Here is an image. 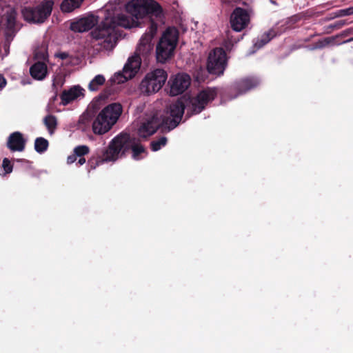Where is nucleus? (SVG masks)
Returning a JSON list of instances; mask_svg holds the SVG:
<instances>
[{"instance_id":"obj_1","label":"nucleus","mask_w":353,"mask_h":353,"mask_svg":"<svg viewBox=\"0 0 353 353\" xmlns=\"http://www.w3.org/2000/svg\"><path fill=\"white\" fill-rule=\"evenodd\" d=\"M117 26L131 28L137 26V22L128 17L120 14L117 17H106L103 21L91 32L90 36L94 46L100 50H112L117 43Z\"/></svg>"},{"instance_id":"obj_2","label":"nucleus","mask_w":353,"mask_h":353,"mask_svg":"<svg viewBox=\"0 0 353 353\" xmlns=\"http://www.w3.org/2000/svg\"><path fill=\"white\" fill-rule=\"evenodd\" d=\"M184 105L176 101L171 103L163 112H159L148 117L138 129V134L142 138H147L153 134L161 127L169 130L176 128L180 123L184 113Z\"/></svg>"},{"instance_id":"obj_3","label":"nucleus","mask_w":353,"mask_h":353,"mask_svg":"<svg viewBox=\"0 0 353 353\" xmlns=\"http://www.w3.org/2000/svg\"><path fill=\"white\" fill-rule=\"evenodd\" d=\"M123 112L120 103H113L103 108L94 117L92 123V132L103 135L117 123Z\"/></svg>"},{"instance_id":"obj_4","label":"nucleus","mask_w":353,"mask_h":353,"mask_svg":"<svg viewBox=\"0 0 353 353\" xmlns=\"http://www.w3.org/2000/svg\"><path fill=\"white\" fill-rule=\"evenodd\" d=\"M179 39V32L175 28H168L163 33L156 48L157 59L165 63L174 54Z\"/></svg>"},{"instance_id":"obj_5","label":"nucleus","mask_w":353,"mask_h":353,"mask_svg":"<svg viewBox=\"0 0 353 353\" xmlns=\"http://www.w3.org/2000/svg\"><path fill=\"white\" fill-rule=\"evenodd\" d=\"M53 5L52 0H43L37 6L22 8L21 15L29 23H41L50 15Z\"/></svg>"},{"instance_id":"obj_6","label":"nucleus","mask_w":353,"mask_h":353,"mask_svg":"<svg viewBox=\"0 0 353 353\" xmlns=\"http://www.w3.org/2000/svg\"><path fill=\"white\" fill-rule=\"evenodd\" d=\"M168 79L166 71L155 69L148 72L140 83L139 90L147 95L158 92L163 86Z\"/></svg>"},{"instance_id":"obj_7","label":"nucleus","mask_w":353,"mask_h":353,"mask_svg":"<svg viewBox=\"0 0 353 353\" xmlns=\"http://www.w3.org/2000/svg\"><path fill=\"white\" fill-rule=\"evenodd\" d=\"M131 146L130 136L121 133L113 138L102 156L103 161H115L121 158Z\"/></svg>"},{"instance_id":"obj_8","label":"nucleus","mask_w":353,"mask_h":353,"mask_svg":"<svg viewBox=\"0 0 353 353\" xmlns=\"http://www.w3.org/2000/svg\"><path fill=\"white\" fill-rule=\"evenodd\" d=\"M126 10L137 19L142 18L146 14L161 17L162 12L159 4L153 0H132L126 5Z\"/></svg>"},{"instance_id":"obj_9","label":"nucleus","mask_w":353,"mask_h":353,"mask_svg":"<svg viewBox=\"0 0 353 353\" xmlns=\"http://www.w3.org/2000/svg\"><path fill=\"white\" fill-rule=\"evenodd\" d=\"M227 59L225 51L222 48H215L209 54L207 68L210 73L221 75L225 69Z\"/></svg>"},{"instance_id":"obj_10","label":"nucleus","mask_w":353,"mask_h":353,"mask_svg":"<svg viewBox=\"0 0 353 353\" xmlns=\"http://www.w3.org/2000/svg\"><path fill=\"white\" fill-rule=\"evenodd\" d=\"M157 31V25L152 23L149 30L141 37L139 43L137 47L135 54L141 57H146L153 50V43H152L154 36Z\"/></svg>"},{"instance_id":"obj_11","label":"nucleus","mask_w":353,"mask_h":353,"mask_svg":"<svg viewBox=\"0 0 353 353\" xmlns=\"http://www.w3.org/2000/svg\"><path fill=\"white\" fill-rule=\"evenodd\" d=\"M191 83L190 77L185 73L172 75L168 81L169 93L171 96H176L185 92Z\"/></svg>"},{"instance_id":"obj_12","label":"nucleus","mask_w":353,"mask_h":353,"mask_svg":"<svg viewBox=\"0 0 353 353\" xmlns=\"http://www.w3.org/2000/svg\"><path fill=\"white\" fill-rule=\"evenodd\" d=\"M216 90L208 88L200 92L198 95L191 99L190 108L192 113L197 114L201 112L205 105L210 101H212L216 96Z\"/></svg>"},{"instance_id":"obj_13","label":"nucleus","mask_w":353,"mask_h":353,"mask_svg":"<svg viewBox=\"0 0 353 353\" xmlns=\"http://www.w3.org/2000/svg\"><path fill=\"white\" fill-rule=\"evenodd\" d=\"M250 17L251 11H247L241 8H235L230 17L232 28L236 32L241 31L249 24Z\"/></svg>"},{"instance_id":"obj_14","label":"nucleus","mask_w":353,"mask_h":353,"mask_svg":"<svg viewBox=\"0 0 353 353\" xmlns=\"http://www.w3.org/2000/svg\"><path fill=\"white\" fill-rule=\"evenodd\" d=\"M99 23V17L88 14L70 23V28L76 32H83L90 30Z\"/></svg>"},{"instance_id":"obj_15","label":"nucleus","mask_w":353,"mask_h":353,"mask_svg":"<svg viewBox=\"0 0 353 353\" xmlns=\"http://www.w3.org/2000/svg\"><path fill=\"white\" fill-rule=\"evenodd\" d=\"M141 63V57L135 54L128 59L123 70V77L125 81L135 76L140 69Z\"/></svg>"},{"instance_id":"obj_16","label":"nucleus","mask_w":353,"mask_h":353,"mask_svg":"<svg viewBox=\"0 0 353 353\" xmlns=\"http://www.w3.org/2000/svg\"><path fill=\"white\" fill-rule=\"evenodd\" d=\"M26 139L19 132H14L8 138L7 147L12 152H22L24 150Z\"/></svg>"},{"instance_id":"obj_17","label":"nucleus","mask_w":353,"mask_h":353,"mask_svg":"<svg viewBox=\"0 0 353 353\" xmlns=\"http://www.w3.org/2000/svg\"><path fill=\"white\" fill-rule=\"evenodd\" d=\"M83 95V89L80 86H73L69 90H64L61 95V103L63 105H68L70 102L75 99L82 97Z\"/></svg>"},{"instance_id":"obj_18","label":"nucleus","mask_w":353,"mask_h":353,"mask_svg":"<svg viewBox=\"0 0 353 353\" xmlns=\"http://www.w3.org/2000/svg\"><path fill=\"white\" fill-rule=\"evenodd\" d=\"M30 73L34 79L43 80L48 74V67L44 62L37 61L30 67Z\"/></svg>"},{"instance_id":"obj_19","label":"nucleus","mask_w":353,"mask_h":353,"mask_svg":"<svg viewBox=\"0 0 353 353\" xmlns=\"http://www.w3.org/2000/svg\"><path fill=\"white\" fill-rule=\"evenodd\" d=\"M17 12L14 9H10L6 14V30L7 39L12 37L16 31Z\"/></svg>"},{"instance_id":"obj_20","label":"nucleus","mask_w":353,"mask_h":353,"mask_svg":"<svg viewBox=\"0 0 353 353\" xmlns=\"http://www.w3.org/2000/svg\"><path fill=\"white\" fill-rule=\"evenodd\" d=\"M259 84V81L254 78H248L243 79L237 83L236 89L239 94H243L250 89L256 87Z\"/></svg>"},{"instance_id":"obj_21","label":"nucleus","mask_w":353,"mask_h":353,"mask_svg":"<svg viewBox=\"0 0 353 353\" xmlns=\"http://www.w3.org/2000/svg\"><path fill=\"white\" fill-rule=\"evenodd\" d=\"M84 0H63L60 9L63 13H70L81 7Z\"/></svg>"},{"instance_id":"obj_22","label":"nucleus","mask_w":353,"mask_h":353,"mask_svg":"<svg viewBox=\"0 0 353 353\" xmlns=\"http://www.w3.org/2000/svg\"><path fill=\"white\" fill-rule=\"evenodd\" d=\"M275 36V32L274 30H270L268 32L264 33L260 39L257 40V41L254 43V46L257 48H261L267 43H268Z\"/></svg>"},{"instance_id":"obj_23","label":"nucleus","mask_w":353,"mask_h":353,"mask_svg":"<svg viewBox=\"0 0 353 353\" xmlns=\"http://www.w3.org/2000/svg\"><path fill=\"white\" fill-rule=\"evenodd\" d=\"M105 79L101 74H98L90 82L88 89L90 91H97L99 89L100 86L103 85Z\"/></svg>"},{"instance_id":"obj_24","label":"nucleus","mask_w":353,"mask_h":353,"mask_svg":"<svg viewBox=\"0 0 353 353\" xmlns=\"http://www.w3.org/2000/svg\"><path fill=\"white\" fill-rule=\"evenodd\" d=\"M43 121L49 133L52 134L57 125V121L56 117L52 115H48L44 118Z\"/></svg>"},{"instance_id":"obj_25","label":"nucleus","mask_w":353,"mask_h":353,"mask_svg":"<svg viewBox=\"0 0 353 353\" xmlns=\"http://www.w3.org/2000/svg\"><path fill=\"white\" fill-rule=\"evenodd\" d=\"M48 147V141L43 137L37 138L34 141V149L39 153H43Z\"/></svg>"},{"instance_id":"obj_26","label":"nucleus","mask_w":353,"mask_h":353,"mask_svg":"<svg viewBox=\"0 0 353 353\" xmlns=\"http://www.w3.org/2000/svg\"><path fill=\"white\" fill-rule=\"evenodd\" d=\"M167 143V139L165 137L160 138L157 141H152L151 143V148L153 151H157L160 150L163 146L165 145Z\"/></svg>"},{"instance_id":"obj_27","label":"nucleus","mask_w":353,"mask_h":353,"mask_svg":"<svg viewBox=\"0 0 353 353\" xmlns=\"http://www.w3.org/2000/svg\"><path fill=\"white\" fill-rule=\"evenodd\" d=\"M89 152V147L84 145L77 146L73 150V152L77 155V157H83L84 155L88 154Z\"/></svg>"},{"instance_id":"obj_28","label":"nucleus","mask_w":353,"mask_h":353,"mask_svg":"<svg viewBox=\"0 0 353 353\" xmlns=\"http://www.w3.org/2000/svg\"><path fill=\"white\" fill-rule=\"evenodd\" d=\"M132 156L134 159H139V154L145 152L144 148L140 144L132 145Z\"/></svg>"},{"instance_id":"obj_29","label":"nucleus","mask_w":353,"mask_h":353,"mask_svg":"<svg viewBox=\"0 0 353 353\" xmlns=\"http://www.w3.org/2000/svg\"><path fill=\"white\" fill-rule=\"evenodd\" d=\"M2 166H3V168L4 170H5V172L6 174H9V173L12 172V165L11 164L10 160L8 159L7 158H5L3 160Z\"/></svg>"},{"instance_id":"obj_30","label":"nucleus","mask_w":353,"mask_h":353,"mask_svg":"<svg viewBox=\"0 0 353 353\" xmlns=\"http://www.w3.org/2000/svg\"><path fill=\"white\" fill-rule=\"evenodd\" d=\"M341 15L342 16H346V15H350L353 14V7H350L346 9H343L340 10Z\"/></svg>"},{"instance_id":"obj_31","label":"nucleus","mask_w":353,"mask_h":353,"mask_svg":"<svg viewBox=\"0 0 353 353\" xmlns=\"http://www.w3.org/2000/svg\"><path fill=\"white\" fill-rule=\"evenodd\" d=\"M77 155L73 152L72 154L68 157L67 163L71 164L77 160Z\"/></svg>"},{"instance_id":"obj_32","label":"nucleus","mask_w":353,"mask_h":353,"mask_svg":"<svg viewBox=\"0 0 353 353\" xmlns=\"http://www.w3.org/2000/svg\"><path fill=\"white\" fill-rule=\"evenodd\" d=\"M6 83L5 77L2 74H0V90L5 88Z\"/></svg>"},{"instance_id":"obj_33","label":"nucleus","mask_w":353,"mask_h":353,"mask_svg":"<svg viewBox=\"0 0 353 353\" xmlns=\"http://www.w3.org/2000/svg\"><path fill=\"white\" fill-rule=\"evenodd\" d=\"M4 54L3 56H7L9 53V49H10V44H9V42H6L5 44H4Z\"/></svg>"},{"instance_id":"obj_34","label":"nucleus","mask_w":353,"mask_h":353,"mask_svg":"<svg viewBox=\"0 0 353 353\" xmlns=\"http://www.w3.org/2000/svg\"><path fill=\"white\" fill-rule=\"evenodd\" d=\"M85 163V158H84L83 157H79V159L78 163H78V165H83Z\"/></svg>"},{"instance_id":"obj_35","label":"nucleus","mask_w":353,"mask_h":353,"mask_svg":"<svg viewBox=\"0 0 353 353\" xmlns=\"http://www.w3.org/2000/svg\"><path fill=\"white\" fill-rule=\"evenodd\" d=\"M225 48H226L227 49H229V48H229V46H228L227 44H225Z\"/></svg>"}]
</instances>
